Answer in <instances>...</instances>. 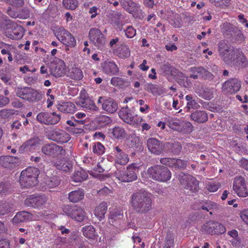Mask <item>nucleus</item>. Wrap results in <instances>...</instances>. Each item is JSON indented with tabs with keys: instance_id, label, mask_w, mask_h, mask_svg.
<instances>
[{
	"instance_id": "obj_41",
	"label": "nucleus",
	"mask_w": 248,
	"mask_h": 248,
	"mask_svg": "<svg viewBox=\"0 0 248 248\" xmlns=\"http://www.w3.org/2000/svg\"><path fill=\"white\" fill-rule=\"evenodd\" d=\"M88 176L87 173L84 170L80 169L74 172L71 179L75 182H81L85 180Z\"/></svg>"
},
{
	"instance_id": "obj_58",
	"label": "nucleus",
	"mask_w": 248,
	"mask_h": 248,
	"mask_svg": "<svg viewBox=\"0 0 248 248\" xmlns=\"http://www.w3.org/2000/svg\"><path fill=\"white\" fill-rule=\"evenodd\" d=\"M213 234H222L226 232L225 227L222 224L218 222H215Z\"/></svg>"
},
{
	"instance_id": "obj_49",
	"label": "nucleus",
	"mask_w": 248,
	"mask_h": 248,
	"mask_svg": "<svg viewBox=\"0 0 248 248\" xmlns=\"http://www.w3.org/2000/svg\"><path fill=\"white\" fill-rule=\"evenodd\" d=\"M186 99L187 101L186 104V108L188 109H197L199 107V105L196 102V101L193 99V97L189 95H187L186 96Z\"/></svg>"
},
{
	"instance_id": "obj_13",
	"label": "nucleus",
	"mask_w": 248,
	"mask_h": 248,
	"mask_svg": "<svg viewBox=\"0 0 248 248\" xmlns=\"http://www.w3.org/2000/svg\"><path fill=\"white\" fill-rule=\"evenodd\" d=\"M232 189L239 197L246 198L248 196V189L244 179L241 177H236L233 182Z\"/></svg>"
},
{
	"instance_id": "obj_11",
	"label": "nucleus",
	"mask_w": 248,
	"mask_h": 248,
	"mask_svg": "<svg viewBox=\"0 0 248 248\" xmlns=\"http://www.w3.org/2000/svg\"><path fill=\"white\" fill-rule=\"evenodd\" d=\"M57 39L66 46L74 47L76 45V41L74 37L68 31L62 28H59L55 33Z\"/></svg>"
},
{
	"instance_id": "obj_27",
	"label": "nucleus",
	"mask_w": 248,
	"mask_h": 248,
	"mask_svg": "<svg viewBox=\"0 0 248 248\" xmlns=\"http://www.w3.org/2000/svg\"><path fill=\"white\" fill-rule=\"evenodd\" d=\"M52 164L57 169L63 171L68 172L70 171L73 167L72 164L69 161L65 160H54Z\"/></svg>"
},
{
	"instance_id": "obj_62",
	"label": "nucleus",
	"mask_w": 248,
	"mask_h": 248,
	"mask_svg": "<svg viewBox=\"0 0 248 248\" xmlns=\"http://www.w3.org/2000/svg\"><path fill=\"white\" fill-rule=\"evenodd\" d=\"M182 130L180 131H183L186 133H190L192 131L193 126L190 122H182Z\"/></svg>"
},
{
	"instance_id": "obj_16",
	"label": "nucleus",
	"mask_w": 248,
	"mask_h": 248,
	"mask_svg": "<svg viewBox=\"0 0 248 248\" xmlns=\"http://www.w3.org/2000/svg\"><path fill=\"white\" fill-rule=\"evenodd\" d=\"M42 152L45 155L53 157H59L65 153L62 147L54 143L47 144L42 148Z\"/></svg>"
},
{
	"instance_id": "obj_61",
	"label": "nucleus",
	"mask_w": 248,
	"mask_h": 248,
	"mask_svg": "<svg viewBox=\"0 0 248 248\" xmlns=\"http://www.w3.org/2000/svg\"><path fill=\"white\" fill-rule=\"evenodd\" d=\"M98 121L100 124L105 125L111 123V118L106 115H102L98 118Z\"/></svg>"
},
{
	"instance_id": "obj_38",
	"label": "nucleus",
	"mask_w": 248,
	"mask_h": 248,
	"mask_svg": "<svg viewBox=\"0 0 248 248\" xmlns=\"http://www.w3.org/2000/svg\"><path fill=\"white\" fill-rule=\"evenodd\" d=\"M167 124L172 129L180 131L182 130V123L178 119L168 117L166 118Z\"/></svg>"
},
{
	"instance_id": "obj_19",
	"label": "nucleus",
	"mask_w": 248,
	"mask_h": 248,
	"mask_svg": "<svg viewBox=\"0 0 248 248\" xmlns=\"http://www.w3.org/2000/svg\"><path fill=\"white\" fill-rule=\"evenodd\" d=\"M97 103L102 104V108L103 110L108 113H113L118 109L117 103L111 98H106L103 97H99Z\"/></svg>"
},
{
	"instance_id": "obj_42",
	"label": "nucleus",
	"mask_w": 248,
	"mask_h": 248,
	"mask_svg": "<svg viewBox=\"0 0 248 248\" xmlns=\"http://www.w3.org/2000/svg\"><path fill=\"white\" fill-rule=\"evenodd\" d=\"M116 54L121 58L125 59L130 55V51L128 47L125 45H122L115 50Z\"/></svg>"
},
{
	"instance_id": "obj_45",
	"label": "nucleus",
	"mask_w": 248,
	"mask_h": 248,
	"mask_svg": "<svg viewBox=\"0 0 248 248\" xmlns=\"http://www.w3.org/2000/svg\"><path fill=\"white\" fill-rule=\"evenodd\" d=\"M17 114V111L12 109H3L0 111V117L3 119L11 118Z\"/></svg>"
},
{
	"instance_id": "obj_63",
	"label": "nucleus",
	"mask_w": 248,
	"mask_h": 248,
	"mask_svg": "<svg viewBox=\"0 0 248 248\" xmlns=\"http://www.w3.org/2000/svg\"><path fill=\"white\" fill-rule=\"evenodd\" d=\"M18 18L20 19H26L30 17V13L27 8H24L21 11L17 12Z\"/></svg>"
},
{
	"instance_id": "obj_20",
	"label": "nucleus",
	"mask_w": 248,
	"mask_h": 248,
	"mask_svg": "<svg viewBox=\"0 0 248 248\" xmlns=\"http://www.w3.org/2000/svg\"><path fill=\"white\" fill-rule=\"evenodd\" d=\"M40 140L37 137L31 138L24 142L19 147L21 152H33L39 147Z\"/></svg>"
},
{
	"instance_id": "obj_30",
	"label": "nucleus",
	"mask_w": 248,
	"mask_h": 248,
	"mask_svg": "<svg viewBox=\"0 0 248 248\" xmlns=\"http://www.w3.org/2000/svg\"><path fill=\"white\" fill-rule=\"evenodd\" d=\"M104 71L111 75H116L118 74L119 69L115 62L110 61L105 62L103 65Z\"/></svg>"
},
{
	"instance_id": "obj_10",
	"label": "nucleus",
	"mask_w": 248,
	"mask_h": 248,
	"mask_svg": "<svg viewBox=\"0 0 248 248\" xmlns=\"http://www.w3.org/2000/svg\"><path fill=\"white\" fill-rule=\"evenodd\" d=\"M218 50L219 56L227 64L232 63L233 56L236 50L231 49L230 46L224 41H220L218 44Z\"/></svg>"
},
{
	"instance_id": "obj_12",
	"label": "nucleus",
	"mask_w": 248,
	"mask_h": 248,
	"mask_svg": "<svg viewBox=\"0 0 248 248\" xmlns=\"http://www.w3.org/2000/svg\"><path fill=\"white\" fill-rule=\"evenodd\" d=\"M121 5L128 13L133 15L134 17L140 18L142 15V10L140 5L132 0H119Z\"/></svg>"
},
{
	"instance_id": "obj_32",
	"label": "nucleus",
	"mask_w": 248,
	"mask_h": 248,
	"mask_svg": "<svg viewBox=\"0 0 248 248\" xmlns=\"http://www.w3.org/2000/svg\"><path fill=\"white\" fill-rule=\"evenodd\" d=\"M221 32L225 36L232 35L237 31V28L229 22H224L220 25Z\"/></svg>"
},
{
	"instance_id": "obj_44",
	"label": "nucleus",
	"mask_w": 248,
	"mask_h": 248,
	"mask_svg": "<svg viewBox=\"0 0 248 248\" xmlns=\"http://www.w3.org/2000/svg\"><path fill=\"white\" fill-rule=\"evenodd\" d=\"M60 182L59 179L55 176L50 178L47 177L44 181L46 186L49 188L57 186L60 184Z\"/></svg>"
},
{
	"instance_id": "obj_39",
	"label": "nucleus",
	"mask_w": 248,
	"mask_h": 248,
	"mask_svg": "<svg viewBox=\"0 0 248 248\" xmlns=\"http://www.w3.org/2000/svg\"><path fill=\"white\" fill-rule=\"evenodd\" d=\"M16 158L12 156L0 157V166L4 168L12 167L16 162Z\"/></svg>"
},
{
	"instance_id": "obj_34",
	"label": "nucleus",
	"mask_w": 248,
	"mask_h": 248,
	"mask_svg": "<svg viewBox=\"0 0 248 248\" xmlns=\"http://www.w3.org/2000/svg\"><path fill=\"white\" fill-rule=\"evenodd\" d=\"M188 71L191 73L189 76L190 78L197 79L199 77H203L207 72L206 70L201 67H193L189 68Z\"/></svg>"
},
{
	"instance_id": "obj_1",
	"label": "nucleus",
	"mask_w": 248,
	"mask_h": 248,
	"mask_svg": "<svg viewBox=\"0 0 248 248\" xmlns=\"http://www.w3.org/2000/svg\"><path fill=\"white\" fill-rule=\"evenodd\" d=\"M0 26L4 34L10 39L18 40L23 36V28L3 15L0 16Z\"/></svg>"
},
{
	"instance_id": "obj_8",
	"label": "nucleus",
	"mask_w": 248,
	"mask_h": 248,
	"mask_svg": "<svg viewBox=\"0 0 248 248\" xmlns=\"http://www.w3.org/2000/svg\"><path fill=\"white\" fill-rule=\"evenodd\" d=\"M62 211L67 216L77 221H83L86 217L85 211L77 205H66L64 206Z\"/></svg>"
},
{
	"instance_id": "obj_55",
	"label": "nucleus",
	"mask_w": 248,
	"mask_h": 248,
	"mask_svg": "<svg viewBox=\"0 0 248 248\" xmlns=\"http://www.w3.org/2000/svg\"><path fill=\"white\" fill-rule=\"evenodd\" d=\"M93 152L94 154L102 155L105 152V147L100 142H97L93 146Z\"/></svg>"
},
{
	"instance_id": "obj_43",
	"label": "nucleus",
	"mask_w": 248,
	"mask_h": 248,
	"mask_svg": "<svg viewBox=\"0 0 248 248\" xmlns=\"http://www.w3.org/2000/svg\"><path fill=\"white\" fill-rule=\"evenodd\" d=\"M82 232L83 235L87 238L90 239H95L97 236L95 229L93 226H86L83 228Z\"/></svg>"
},
{
	"instance_id": "obj_2",
	"label": "nucleus",
	"mask_w": 248,
	"mask_h": 248,
	"mask_svg": "<svg viewBox=\"0 0 248 248\" xmlns=\"http://www.w3.org/2000/svg\"><path fill=\"white\" fill-rule=\"evenodd\" d=\"M151 194L145 191H140L133 194L131 197V205L137 211L145 213L151 208Z\"/></svg>"
},
{
	"instance_id": "obj_56",
	"label": "nucleus",
	"mask_w": 248,
	"mask_h": 248,
	"mask_svg": "<svg viewBox=\"0 0 248 248\" xmlns=\"http://www.w3.org/2000/svg\"><path fill=\"white\" fill-rule=\"evenodd\" d=\"M11 191L10 185L7 183H0V195H6Z\"/></svg>"
},
{
	"instance_id": "obj_54",
	"label": "nucleus",
	"mask_w": 248,
	"mask_h": 248,
	"mask_svg": "<svg viewBox=\"0 0 248 248\" xmlns=\"http://www.w3.org/2000/svg\"><path fill=\"white\" fill-rule=\"evenodd\" d=\"M174 236L172 234L168 233L164 242V246L173 248L174 246Z\"/></svg>"
},
{
	"instance_id": "obj_7",
	"label": "nucleus",
	"mask_w": 248,
	"mask_h": 248,
	"mask_svg": "<svg viewBox=\"0 0 248 248\" xmlns=\"http://www.w3.org/2000/svg\"><path fill=\"white\" fill-rule=\"evenodd\" d=\"M179 179L183 187L191 193L197 192L199 190V181L194 177L181 173L179 175Z\"/></svg>"
},
{
	"instance_id": "obj_57",
	"label": "nucleus",
	"mask_w": 248,
	"mask_h": 248,
	"mask_svg": "<svg viewBox=\"0 0 248 248\" xmlns=\"http://www.w3.org/2000/svg\"><path fill=\"white\" fill-rule=\"evenodd\" d=\"M111 84L115 86L122 87L125 84V80L121 78L115 77L111 78Z\"/></svg>"
},
{
	"instance_id": "obj_24",
	"label": "nucleus",
	"mask_w": 248,
	"mask_h": 248,
	"mask_svg": "<svg viewBox=\"0 0 248 248\" xmlns=\"http://www.w3.org/2000/svg\"><path fill=\"white\" fill-rule=\"evenodd\" d=\"M232 63L228 64L230 65L247 66L248 61L246 57L242 51H235V55L233 56Z\"/></svg>"
},
{
	"instance_id": "obj_35",
	"label": "nucleus",
	"mask_w": 248,
	"mask_h": 248,
	"mask_svg": "<svg viewBox=\"0 0 248 248\" xmlns=\"http://www.w3.org/2000/svg\"><path fill=\"white\" fill-rule=\"evenodd\" d=\"M133 114L131 110L127 107L122 108L119 113L120 118L128 124L131 123Z\"/></svg>"
},
{
	"instance_id": "obj_51",
	"label": "nucleus",
	"mask_w": 248,
	"mask_h": 248,
	"mask_svg": "<svg viewBox=\"0 0 248 248\" xmlns=\"http://www.w3.org/2000/svg\"><path fill=\"white\" fill-rule=\"evenodd\" d=\"M0 48H1V53L3 55L8 54L14 49V47L12 45L6 44L0 42Z\"/></svg>"
},
{
	"instance_id": "obj_31",
	"label": "nucleus",
	"mask_w": 248,
	"mask_h": 248,
	"mask_svg": "<svg viewBox=\"0 0 248 248\" xmlns=\"http://www.w3.org/2000/svg\"><path fill=\"white\" fill-rule=\"evenodd\" d=\"M32 219V215L26 211L20 212L16 214L12 219L14 223H18L31 220Z\"/></svg>"
},
{
	"instance_id": "obj_5",
	"label": "nucleus",
	"mask_w": 248,
	"mask_h": 248,
	"mask_svg": "<svg viewBox=\"0 0 248 248\" xmlns=\"http://www.w3.org/2000/svg\"><path fill=\"white\" fill-rule=\"evenodd\" d=\"M147 174L153 180L160 182H166L171 177L170 171L167 167L162 165H155L149 168Z\"/></svg>"
},
{
	"instance_id": "obj_59",
	"label": "nucleus",
	"mask_w": 248,
	"mask_h": 248,
	"mask_svg": "<svg viewBox=\"0 0 248 248\" xmlns=\"http://www.w3.org/2000/svg\"><path fill=\"white\" fill-rule=\"evenodd\" d=\"M10 211L9 203L5 202L0 203V215H4Z\"/></svg>"
},
{
	"instance_id": "obj_48",
	"label": "nucleus",
	"mask_w": 248,
	"mask_h": 248,
	"mask_svg": "<svg viewBox=\"0 0 248 248\" xmlns=\"http://www.w3.org/2000/svg\"><path fill=\"white\" fill-rule=\"evenodd\" d=\"M147 88L148 91L152 93L154 95H160L163 91V89L159 88L158 85L152 83L148 84Z\"/></svg>"
},
{
	"instance_id": "obj_47",
	"label": "nucleus",
	"mask_w": 248,
	"mask_h": 248,
	"mask_svg": "<svg viewBox=\"0 0 248 248\" xmlns=\"http://www.w3.org/2000/svg\"><path fill=\"white\" fill-rule=\"evenodd\" d=\"M62 4L65 8L68 10H75L78 5L77 0H63Z\"/></svg>"
},
{
	"instance_id": "obj_9",
	"label": "nucleus",
	"mask_w": 248,
	"mask_h": 248,
	"mask_svg": "<svg viewBox=\"0 0 248 248\" xmlns=\"http://www.w3.org/2000/svg\"><path fill=\"white\" fill-rule=\"evenodd\" d=\"M47 197L44 195H32L25 200V204L36 209H43L47 204Z\"/></svg>"
},
{
	"instance_id": "obj_64",
	"label": "nucleus",
	"mask_w": 248,
	"mask_h": 248,
	"mask_svg": "<svg viewBox=\"0 0 248 248\" xmlns=\"http://www.w3.org/2000/svg\"><path fill=\"white\" fill-rule=\"evenodd\" d=\"M220 186L219 183H210L207 185V189L210 192H215L219 189Z\"/></svg>"
},
{
	"instance_id": "obj_50",
	"label": "nucleus",
	"mask_w": 248,
	"mask_h": 248,
	"mask_svg": "<svg viewBox=\"0 0 248 248\" xmlns=\"http://www.w3.org/2000/svg\"><path fill=\"white\" fill-rule=\"evenodd\" d=\"M215 222L210 221L202 226V230L206 232L213 234L215 229Z\"/></svg>"
},
{
	"instance_id": "obj_40",
	"label": "nucleus",
	"mask_w": 248,
	"mask_h": 248,
	"mask_svg": "<svg viewBox=\"0 0 248 248\" xmlns=\"http://www.w3.org/2000/svg\"><path fill=\"white\" fill-rule=\"evenodd\" d=\"M107 210V204L106 202H103L96 207L94 211V214L100 220H101L104 217V215Z\"/></svg>"
},
{
	"instance_id": "obj_17",
	"label": "nucleus",
	"mask_w": 248,
	"mask_h": 248,
	"mask_svg": "<svg viewBox=\"0 0 248 248\" xmlns=\"http://www.w3.org/2000/svg\"><path fill=\"white\" fill-rule=\"evenodd\" d=\"M241 87V82L237 78H232L225 82L222 87L225 93L233 94L238 92Z\"/></svg>"
},
{
	"instance_id": "obj_18",
	"label": "nucleus",
	"mask_w": 248,
	"mask_h": 248,
	"mask_svg": "<svg viewBox=\"0 0 248 248\" xmlns=\"http://www.w3.org/2000/svg\"><path fill=\"white\" fill-rule=\"evenodd\" d=\"M66 66L64 62L60 59H56L50 67L51 74L55 77L62 76L65 71Z\"/></svg>"
},
{
	"instance_id": "obj_26",
	"label": "nucleus",
	"mask_w": 248,
	"mask_h": 248,
	"mask_svg": "<svg viewBox=\"0 0 248 248\" xmlns=\"http://www.w3.org/2000/svg\"><path fill=\"white\" fill-rule=\"evenodd\" d=\"M109 136L113 139L122 140L126 136V132L122 126H115L109 130Z\"/></svg>"
},
{
	"instance_id": "obj_14",
	"label": "nucleus",
	"mask_w": 248,
	"mask_h": 248,
	"mask_svg": "<svg viewBox=\"0 0 248 248\" xmlns=\"http://www.w3.org/2000/svg\"><path fill=\"white\" fill-rule=\"evenodd\" d=\"M89 38L93 44L98 49H104L105 44V37L101 31L98 29L93 28L89 32Z\"/></svg>"
},
{
	"instance_id": "obj_3",
	"label": "nucleus",
	"mask_w": 248,
	"mask_h": 248,
	"mask_svg": "<svg viewBox=\"0 0 248 248\" xmlns=\"http://www.w3.org/2000/svg\"><path fill=\"white\" fill-rule=\"evenodd\" d=\"M39 170L35 167H29L21 172L19 183L24 188H30L35 186L38 182V176Z\"/></svg>"
},
{
	"instance_id": "obj_28",
	"label": "nucleus",
	"mask_w": 248,
	"mask_h": 248,
	"mask_svg": "<svg viewBox=\"0 0 248 248\" xmlns=\"http://www.w3.org/2000/svg\"><path fill=\"white\" fill-rule=\"evenodd\" d=\"M78 104L81 107L90 111H97L98 110V108L93 101L89 98H81L78 101Z\"/></svg>"
},
{
	"instance_id": "obj_60",
	"label": "nucleus",
	"mask_w": 248,
	"mask_h": 248,
	"mask_svg": "<svg viewBox=\"0 0 248 248\" xmlns=\"http://www.w3.org/2000/svg\"><path fill=\"white\" fill-rule=\"evenodd\" d=\"M144 120L141 117L137 115L133 114L131 120V123H130L129 124L135 126H137L139 125Z\"/></svg>"
},
{
	"instance_id": "obj_53",
	"label": "nucleus",
	"mask_w": 248,
	"mask_h": 248,
	"mask_svg": "<svg viewBox=\"0 0 248 248\" xmlns=\"http://www.w3.org/2000/svg\"><path fill=\"white\" fill-rule=\"evenodd\" d=\"M210 2L217 7L224 8L229 5L230 0H210Z\"/></svg>"
},
{
	"instance_id": "obj_23",
	"label": "nucleus",
	"mask_w": 248,
	"mask_h": 248,
	"mask_svg": "<svg viewBox=\"0 0 248 248\" xmlns=\"http://www.w3.org/2000/svg\"><path fill=\"white\" fill-rule=\"evenodd\" d=\"M160 162L163 165L175 169L183 168L185 167L186 164V161L184 160L171 158H162L160 159Z\"/></svg>"
},
{
	"instance_id": "obj_15",
	"label": "nucleus",
	"mask_w": 248,
	"mask_h": 248,
	"mask_svg": "<svg viewBox=\"0 0 248 248\" xmlns=\"http://www.w3.org/2000/svg\"><path fill=\"white\" fill-rule=\"evenodd\" d=\"M61 119L60 115L55 112H41L37 116V120L45 124H55Z\"/></svg>"
},
{
	"instance_id": "obj_29",
	"label": "nucleus",
	"mask_w": 248,
	"mask_h": 248,
	"mask_svg": "<svg viewBox=\"0 0 248 248\" xmlns=\"http://www.w3.org/2000/svg\"><path fill=\"white\" fill-rule=\"evenodd\" d=\"M57 108L60 111L63 113H73L76 111L75 105L70 102H63L60 103Z\"/></svg>"
},
{
	"instance_id": "obj_46",
	"label": "nucleus",
	"mask_w": 248,
	"mask_h": 248,
	"mask_svg": "<svg viewBox=\"0 0 248 248\" xmlns=\"http://www.w3.org/2000/svg\"><path fill=\"white\" fill-rule=\"evenodd\" d=\"M170 24L174 28H180L183 25V21L180 15H174L173 18L170 22Z\"/></svg>"
},
{
	"instance_id": "obj_21",
	"label": "nucleus",
	"mask_w": 248,
	"mask_h": 248,
	"mask_svg": "<svg viewBox=\"0 0 248 248\" xmlns=\"http://www.w3.org/2000/svg\"><path fill=\"white\" fill-rule=\"evenodd\" d=\"M147 146L152 154L156 155L161 154L164 148L163 144L158 140L153 138L148 139Z\"/></svg>"
},
{
	"instance_id": "obj_37",
	"label": "nucleus",
	"mask_w": 248,
	"mask_h": 248,
	"mask_svg": "<svg viewBox=\"0 0 248 248\" xmlns=\"http://www.w3.org/2000/svg\"><path fill=\"white\" fill-rule=\"evenodd\" d=\"M68 74V76L74 80H80L83 77L81 69L76 65L72 67Z\"/></svg>"
},
{
	"instance_id": "obj_52",
	"label": "nucleus",
	"mask_w": 248,
	"mask_h": 248,
	"mask_svg": "<svg viewBox=\"0 0 248 248\" xmlns=\"http://www.w3.org/2000/svg\"><path fill=\"white\" fill-rule=\"evenodd\" d=\"M214 93L213 89H205L199 95L205 99L210 100L213 98Z\"/></svg>"
},
{
	"instance_id": "obj_36",
	"label": "nucleus",
	"mask_w": 248,
	"mask_h": 248,
	"mask_svg": "<svg viewBox=\"0 0 248 248\" xmlns=\"http://www.w3.org/2000/svg\"><path fill=\"white\" fill-rule=\"evenodd\" d=\"M190 117L192 120L200 123H205L208 120L207 114L203 111H196Z\"/></svg>"
},
{
	"instance_id": "obj_33",
	"label": "nucleus",
	"mask_w": 248,
	"mask_h": 248,
	"mask_svg": "<svg viewBox=\"0 0 248 248\" xmlns=\"http://www.w3.org/2000/svg\"><path fill=\"white\" fill-rule=\"evenodd\" d=\"M84 197L83 191L81 189H78L70 192L68 195V199L70 202L75 203L82 200Z\"/></svg>"
},
{
	"instance_id": "obj_25",
	"label": "nucleus",
	"mask_w": 248,
	"mask_h": 248,
	"mask_svg": "<svg viewBox=\"0 0 248 248\" xmlns=\"http://www.w3.org/2000/svg\"><path fill=\"white\" fill-rule=\"evenodd\" d=\"M114 152L115 155V163L125 165L128 162L129 157L127 155L123 152L119 147H115Z\"/></svg>"
},
{
	"instance_id": "obj_22",
	"label": "nucleus",
	"mask_w": 248,
	"mask_h": 248,
	"mask_svg": "<svg viewBox=\"0 0 248 248\" xmlns=\"http://www.w3.org/2000/svg\"><path fill=\"white\" fill-rule=\"evenodd\" d=\"M49 139L60 143H65L70 139L69 135L63 130L55 129L52 131L49 135Z\"/></svg>"
},
{
	"instance_id": "obj_4",
	"label": "nucleus",
	"mask_w": 248,
	"mask_h": 248,
	"mask_svg": "<svg viewBox=\"0 0 248 248\" xmlns=\"http://www.w3.org/2000/svg\"><path fill=\"white\" fill-rule=\"evenodd\" d=\"M140 166L137 163H132L129 165L125 170H117L113 173L118 180L123 182H129L137 179Z\"/></svg>"
},
{
	"instance_id": "obj_6",
	"label": "nucleus",
	"mask_w": 248,
	"mask_h": 248,
	"mask_svg": "<svg viewBox=\"0 0 248 248\" xmlns=\"http://www.w3.org/2000/svg\"><path fill=\"white\" fill-rule=\"evenodd\" d=\"M15 91L18 97L27 101L37 102L42 98V94L32 88L18 87Z\"/></svg>"
}]
</instances>
